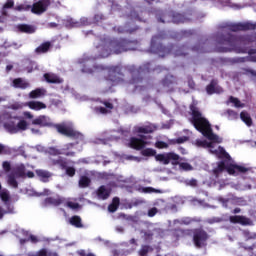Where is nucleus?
I'll use <instances>...</instances> for the list:
<instances>
[{
    "instance_id": "f257e3e1",
    "label": "nucleus",
    "mask_w": 256,
    "mask_h": 256,
    "mask_svg": "<svg viewBox=\"0 0 256 256\" xmlns=\"http://www.w3.org/2000/svg\"><path fill=\"white\" fill-rule=\"evenodd\" d=\"M195 105L197 104L193 103L190 106L192 112V123L195 129L200 131V133H202V135H204V137L207 139L196 140L195 145L197 147H204L205 149H209L210 153L226 159L222 163L218 164V167L214 169V173H219V171H223L224 169H226L229 175L247 173V168L235 164V162L231 160L229 154L225 152V149L219 146V143H221L223 140L213 133L211 124H209V121H207V119H205V117L200 114L199 109Z\"/></svg>"
},
{
    "instance_id": "f03ea898",
    "label": "nucleus",
    "mask_w": 256,
    "mask_h": 256,
    "mask_svg": "<svg viewBox=\"0 0 256 256\" xmlns=\"http://www.w3.org/2000/svg\"><path fill=\"white\" fill-rule=\"evenodd\" d=\"M23 118L13 117L8 111L0 116V123L8 133H19V131H27L29 123L25 119H33L31 112H24Z\"/></svg>"
},
{
    "instance_id": "7ed1b4c3",
    "label": "nucleus",
    "mask_w": 256,
    "mask_h": 256,
    "mask_svg": "<svg viewBox=\"0 0 256 256\" xmlns=\"http://www.w3.org/2000/svg\"><path fill=\"white\" fill-rule=\"evenodd\" d=\"M27 175L30 179H33L35 177V174L31 171L25 172V166L20 165L17 167L15 174H10L8 176L7 182L10 187H17V180H15V177H25Z\"/></svg>"
},
{
    "instance_id": "20e7f679",
    "label": "nucleus",
    "mask_w": 256,
    "mask_h": 256,
    "mask_svg": "<svg viewBox=\"0 0 256 256\" xmlns=\"http://www.w3.org/2000/svg\"><path fill=\"white\" fill-rule=\"evenodd\" d=\"M56 129L58 133H61L62 135H66L67 137H77V139H83V135L75 131V129L71 124L64 123V124L56 125Z\"/></svg>"
},
{
    "instance_id": "39448f33",
    "label": "nucleus",
    "mask_w": 256,
    "mask_h": 256,
    "mask_svg": "<svg viewBox=\"0 0 256 256\" xmlns=\"http://www.w3.org/2000/svg\"><path fill=\"white\" fill-rule=\"evenodd\" d=\"M156 161H159L163 165H169L171 161L173 165L179 163V155L175 153L158 154L155 156Z\"/></svg>"
},
{
    "instance_id": "423d86ee",
    "label": "nucleus",
    "mask_w": 256,
    "mask_h": 256,
    "mask_svg": "<svg viewBox=\"0 0 256 256\" xmlns=\"http://www.w3.org/2000/svg\"><path fill=\"white\" fill-rule=\"evenodd\" d=\"M49 5H51L49 0H40L33 4L32 13H35V15H41V13H45V11H47V7H49Z\"/></svg>"
},
{
    "instance_id": "0eeeda50",
    "label": "nucleus",
    "mask_w": 256,
    "mask_h": 256,
    "mask_svg": "<svg viewBox=\"0 0 256 256\" xmlns=\"http://www.w3.org/2000/svg\"><path fill=\"white\" fill-rule=\"evenodd\" d=\"M140 137H142V139L131 138L130 147H132V149H143L145 145L149 144V142L145 141V138L143 137V135H140Z\"/></svg>"
},
{
    "instance_id": "6e6552de",
    "label": "nucleus",
    "mask_w": 256,
    "mask_h": 256,
    "mask_svg": "<svg viewBox=\"0 0 256 256\" xmlns=\"http://www.w3.org/2000/svg\"><path fill=\"white\" fill-rule=\"evenodd\" d=\"M32 125H39L40 127L51 126V119L47 116H38L32 121Z\"/></svg>"
},
{
    "instance_id": "1a4fd4ad",
    "label": "nucleus",
    "mask_w": 256,
    "mask_h": 256,
    "mask_svg": "<svg viewBox=\"0 0 256 256\" xmlns=\"http://www.w3.org/2000/svg\"><path fill=\"white\" fill-rule=\"evenodd\" d=\"M205 241H207V234L201 230L197 231L194 235V243L196 247H201Z\"/></svg>"
},
{
    "instance_id": "9d476101",
    "label": "nucleus",
    "mask_w": 256,
    "mask_h": 256,
    "mask_svg": "<svg viewBox=\"0 0 256 256\" xmlns=\"http://www.w3.org/2000/svg\"><path fill=\"white\" fill-rule=\"evenodd\" d=\"M24 105H26L27 107H29V109H32L33 111H41V109H47V105L40 101H30Z\"/></svg>"
},
{
    "instance_id": "9b49d317",
    "label": "nucleus",
    "mask_w": 256,
    "mask_h": 256,
    "mask_svg": "<svg viewBox=\"0 0 256 256\" xmlns=\"http://www.w3.org/2000/svg\"><path fill=\"white\" fill-rule=\"evenodd\" d=\"M206 91L208 95H213V93H221L223 89L217 85V82H212L207 86Z\"/></svg>"
},
{
    "instance_id": "f8f14e48",
    "label": "nucleus",
    "mask_w": 256,
    "mask_h": 256,
    "mask_svg": "<svg viewBox=\"0 0 256 256\" xmlns=\"http://www.w3.org/2000/svg\"><path fill=\"white\" fill-rule=\"evenodd\" d=\"M44 78L46 79L47 83H63V79L59 78V76L55 74H45Z\"/></svg>"
},
{
    "instance_id": "ddd939ff",
    "label": "nucleus",
    "mask_w": 256,
    "mask_h": 256,
    "mask_svg": "<svg viewBox=\"0 0 256 256\" xmlns=\"http://www.w3.org/2000/svg\"><path fill=\"white\" fill-rule=\"evenodd\" d=\"M111 193V190H109V188L105 187V186H101L98 189L97 195L99 199H107V197H109Z\"/></svg>"
},
{
    "instance_id": "4468645a",
    "label": "nucleus",
    "mask_w": 256,
    "mask_h": 256,
    "mask_svg": "<svg viewBox=\"0 0 256 256\" xmlns=\"http://www.w3.org/2000/svg\"><path fill=\"white\" fill-rule=\"evenodd\" d=\"M0 199L2 201V203H5L7 205V203L11 202V194L9 193V190H2L0 191Z\"/></svg>"
},
{
    "instance_id": "2eb2a0df",
    "label": "nucleus",
    "mask_w": 256,
    "mask_h": 256,
    "mask_svg": "<svg viewBox=\"0 0 256 256\" xmlns=\"http://www.w3.org/2000/svg\"><path fill=\"white\" fill-rule=\"evenodd\" d=\"M45 95V89L38 88L30 92V99H39V97H43Z\"/></svg>"
},
{
    "instance_id": "dca6fc26",
    "label": "nucleus",
    "mask_w": 256,
    "mask_h": 256,
    "mask_svg": "<svg viewBox=\"0 0 256 256\" xmlns=\"http://www.w3.org/2000/svg\"><path fill=\"white\" fill-rule=\"evenodd\" d=\"M231 223H241V225H249V219L243 216H234L230 218Z\"/></svg>"
},
{
    "instance_id": "f3484780",
    "label": "nucleus",
    "mask_w": 256,
    "mask_h": 256,
    "mask_svg": "<svg viewBox=\"0 0 256 256\" xmlns=\"http://www.w3.org/2000/svg\"><path fill=\"white\" fill-rule=\"evenodd\" d=\"M14 87H17L19 89H27L29 87V83L23 79H16L13 81Z\"/></svg>"
},
{
    "instance_id": "a211bd4d",
    "label": "nucleus",
    "mask_w": 256,
    "mask_h": 256,
    "mask_svg": "<svg viewBox=\"0 0 256 256\" xmlns=\"http://www.w3.org/2000/svg\"><path fill=\"white\" fill-rule=\"evenodd\" d=\"M240 118L248 127L253 124V120H251V116L247 112H241Z\"/></svg>"
},
{
    "instance_id": "6ab92c4d",
    "label": "nucleus",
    "mask_w": 256,
    "mask_h": 256,
    "mask_svg": "<svg viewBox=\"0 0 256 256\" xmlns=\"http://www.w3.org/2000/svg\"><path fill=\"white\" fill-rule=\"evenodd\" d=\"M155 125H149L145 127H138L136 128L137 133H153L155 131Z\"/></svg>"
},
{
    "instance_id": "aec40b11",
    "label": "nucleus",
    "mask_w": 256,
    "mask_h": 256,
    "mask_svg": "<svg viewBox=\"0 0 256 256\" xmlns=\"http://www.w3.org/2000/svg\"><path fill=\"white\" fill-rule=\"evenodd\" d=\"M228 103H231L233 105V107L236 108H241L243 109V107H245V104L242 103L241 101H239V99L235 98V97H230L228 100Z\"/></svg>"
},
{
    "instance_id": "412c9836",
    "label": "nucleus",
    "mask_w": 256,
    "mask_h": 256,
    "mask_svg": "<svg viewBox=\"0 0 256 256\" xmlns=\"http://www.w3.org/2000/svg\"><path fill=\"white\" fill-rule=\"evenodd\" d=\"M18 29H20L22 33H35V27L27 24H22L18 26Z\"/></svg>"
},
{
    "instance_id": "4be33fe9",
    "label": "nucleus",
    "mask_w": 256,
    "mask_h": 256,
    "mask_svg": "<svg viewBox=\"0 0 256 256\" xmlns=\"http://www.w3.org/2000/svg\"><path fill=\"white\" fill-rule=\"evenodd\" d=\"M103 106H100L99 113H102V115H105V113H109L110 109H113V105L108 102H104Z\"/></svg>"
},
{
    "instance_id": "5701e85b",
    "label": "nucleus",
    "mask_w": 256,
    "mask_h": 256,
    "mask_svg": "<svg viewBox=\"0 0 256 256\" xmlns=\"http://www.w3.org/2000/svg\"><path fill=\"white\" fill-rule=\"evenodd\" d=\"M36 173H37L38 177H40V179L44 182L47 181V179H49V177H51V173L44 171V170H37Z\"/></svg>"
},
{
    "instance_id": "b1692460",
    "label": "nucleus",
    "mask_w": 256,
    "mask_h": 256,
    "mask_svg": "<svg viewBox=\"0 0 256 256\" xmlns=\"http://www.w3.org/2000/svg\"><path fill=\"white\" fill-rule=\"evenodd\" d=\"M117 207H119V198H114L112 203L108 206V210L110 213H115V211H117Z\"/></svg>"
},
{
    "instance_id": "393cba45",
    "label": "nucleus",
    "mask_w": 256,
    "mask_h": 256,
    "mask_svg": "<svg viewBox=\"0 0 256 256\" xmlns=\"http://www.w3.org/2000/svg\"><path fill=\"white\" fill-rule=\"evenodd\" d=\"M49 47H51V44L49 42H46L36 48V53H47V51H49Z\"/></svg>"
},
{
    "instance_id": "a878e982",
    "label": "nucleus",
    "mask_w": 256,
    "mask_h": 256,
    "mask_svg": "<svg viewBox=\"0 0 256 256\" xmlns=\"http://www.w3.org/2000/svg\"><path fill=\"white\" fill-rule=\"evenodd\" d=\"M70 223L74 226V227H83V224H81V217L79 216H74L70 219Z\"/></svg>"
},
{
    "instance_id": "bb28decb",
    "label": "nucleus",
    "mask_w": 256,
    "mask_h": 256,
    "mask_svg": "<svg viewBox=\"0 0 256 256\" xmlns=\"http://www.w3.org/2000/svg\"><path fill=\"white\" fill-rule=\"evenodd\" d=\"M156 153L157 152L151 148H147L142 151V155H144V157H153L156 155Z\"/></svg>"
},
{
    "instance_id": "cd10ccee",
    "label": "nucleus",
    "mask_w": 256,
    "mask_h": 256,
    "mask_svg": "<svg viewBox=\"0 0 256 256\" xmlns=\"http://www.w3.org/2000/svg\"><path fill=\"white\" fill-rule=\"evenodd\" d=\"M89 183H91V181L87 177H81V179L79 181L80 187H88Z\"/></svg>"
},
{
    "instance_id": "c85d7f7f",
    "label": "nucleus",
    "mask_w": 256,
    "mask_h": 256,
    "mask_svg": "<svg viewBox=\"0 0 256 256\" xmlns=\"http://www.w3.org/2000/svg\"><path fill=\"white\" fill-rule=\"evenodd\" d=\"M227 115H228V119H230V121H234L235 119H237L239 117L237 115V112H235L233 110H228Z\"/></svg>"
},
{
    "instance_id": "c756f323",
    "label": "nucleus",
    "mask_w": 256,
    "mask_h": 256,
    "mask_svg": "<svg viewBox=\"0 0 256 256\" xmlns=\"http://www.w3.org/2000/svg\"><path fill=\"white\" fill-rule=\"evenodd\" d=\"M13 7V0H8L7 3L3 7V15H7V9H11Z\"/></svg>"
},
{
    "instance_id": "7c9ffc66",
    "label": "nucleus",
    "mask_w": 256,
    "mask_h": 256,
    "mask_svg": "<svg viewBox=\"0 0 256 256\" xmlns=\"http://www.w3.org/2000/svg\"><path fill=\"white\" fill-rule=\"evenodd\" d=\"M155 146L157 147V149H167V147H169V144L163 141H158L156 142Z\"/></svg>"
},
{
    "instance_id": "2f4dec72",
    "label": "nucleus",
    "mask_w": 256,
    "mask_h": 256,
    "mask_svg": "<svg viewBox=\"0 0 256 256\" xmlns=\"http://www.w3.org/2000/svg\"><path fill=\"white\" fill-rule=\"evenodd\" d=\"M67 207H69L72 210H77L79 209L81 206H79L77 203L75 202H67Z\"/></svg>"
},
{
    "instance_id": "473e14b6",
    "label": "nucleus",
    "mask_w": 256,
    "mask_h": 256,
    "mask_svg": "<svg viewBox=\"0 0 256 256\" xmlns=\"http://www.w3.org/2000/svg\"><path fill=\"white\" fill-rule=\"evenodd\" d=\"M180 169H183V171H191L193 167H191L188 163H180Z\"/></svg>"
},
{
    "instance_id": "72a5a7b5",
    "label": "nucleus",
    "mask_w": 256,
    "mask_h": 256,
    "mask_svg": "<svg viewBox=\"0 0 256 256\" xmlns=\"http://www.w3.org/2000/svg\"><path fill=\"white\" fill-rule=\"evenodd\" d=\"M149 251V247L148 246H144L142 247V249L140 250L139 254L141 256L147 255V252Z\"/></svg>"
},
{
    "instance_id": "f704fd0d",
    "label": "nucleus",
    "mask_w": 256,
    "mask_h": 256,
    "mask_svg": "<svg viewBox=\"0 0 256 256\" xmlns=\"http://www.w3.org/2000/svg\"><path fill=\"white\" fill-rule=\"evenodd\" d=\"M66 173L67 175H69L70 177H73V175H75V168H67L66 169Z\"/></svg>"
},
{
    "instance_id": "c9c22d12",
    "label": "nucleus",
    "mask_w": 256,
    "mask_h": 256,
    "mask_svg": "<svg viewBox=\"0 0 256 256\" xmlns=\"http://www.w3.org/2000/svg\"><path fill=\"white\" fill-rule=\"evenodd\" d=\"M156 214H157V208H152L148 212L149 217H155Z\"/></svg>"
},
{
    "instance_id": "e433bc0d",
    "label": "nucleus",
    "mask_w": 256,
    "mask_h": 256,
    "mask_svg": "<svg viewBox=\"0 0 256 256\" xmlns=\"http://www.w3.org/2000/svg\"><path fill=\"white\" fill-rule=\"evenodd\" d=\"M4 171H9L11 169V164L9 162H3Z\"/></svg>"
},
{
    "instance_id": "4c0bfd02",
    "label": "nucleus",
    "mask_w": 256,
    "mask_h": 256,
    "mask_svg": "<svg viewBox=\"0 0 256 256\" xmlns=\"http://www.w3.org/2000/svg\"><path fill=\"white\" fill-rule=\"evenodd\" d=\"M23 104H21V103H16V104H13L12 105V109H15V110H17V109H23Z\"/></svg>"
},
{
    "instance_id": "58836bf2",
    "label": "nucleus",
    "mask_w": 256,
    "mask_h": 256,
    "mask_svg": "<svg viewBox=\"0 0 256 256\" xmlns=\"http://www.w3.org/2000/svg\"><path fill=\"white\" fill-rule=\"evenodd\" d=\"M24 241H32V243H35V241H37V238L35 236H28L24 239Z\"/></svg>"
},
{
    "instance_id": "ea45409f",
    "label": "nucleus",
    "mask_w": 256,
    "mask_h": 256,
    "mask_svg": "<svg viewBox=\"0 0 256 256\" xmlns=\"http://www.w3.org/2000/svg\"><path fill=\"white\" fill-rule=\"evenodd\" d=\"M143 191H144V193H155L156 192V190L153 188H144Z\"/></svg>"
},
{
    "instance_id": "a19ab883",
    "label": "nucleus",
    "mask_w": 256,
    "mask_h": 256,
    "mask_svg": "<svg viewBox=\"0 0 256 256\" xmlns=\"http://www.w3.org/2000/svg\"><path fill=\"white\" fill-rule=\"evenodd\" d=\"M50 203H52L53 205H61V203H63V200H54L51 201V199L48 200Z\"/></svg>"
},
{
    "instance_id": "79ce46f5",
    "label": "nucleus",
    "mask_w": 256,
    "mask_h": 256,
    "mask_svg": "<svg viewBox=\"0 0 256 256\" xmlns=\"http://www.w3.org/2000/svg\"><path fill=\"white\" fill-rule=\"evenodd\" d=\"M35 256H47V251H45V250H40L38 253H36Z\"/></svg>"
},
{
    "instance_id": "37998d69",
    "label": "nucleus",
    "mask_w": 256,
    "mask_h": 256,
    "mask_svg": "<svg viewBox=\"0 0 256 256\" xmlns=\"http://www.w3.org/2000/svg\"><path fill=\"white\" fill-rule=\"evenodd\" d=\"M32 133H34V135H39L41 133V131H39V129H31Z\"/></svg>"
},
{
    "instance_id": "c03bdc74",
    "label": "nucleus",
    "mask_w": 256,
    "mask_h": 256,
    "mask_svg": "<svg viewBox=\"0 0 256 256\" xmlns=\"http://www.w3.org/2000/svg\"><path fill=\"white\" fill-rule=\"evenodd\" d=\"M185 141H187V137L178 139L177 143H185Z\"/></svg>"
},
{
    "instance_id": "a18cd8bd",
    "label": "nucleus",
    "mask_w": 256,
    "mask_h": 256,
    "mask_svg": "<svg viewBox=\"0 0 256 256\" xmlns=\"http://www.w3.org/2000/svg\"><path fill=\"white\" fill-rule=\"evenodd\" d=\"M3 215H5V212L0 208V219H3Z\"/></svg>"
},
{
    "instance_id": "49530a36",
    "label": "nucleus",
    "mask_w": 256,
    "mask_h": 256,
    "mask_svg": "<svg viewBox=\"0 0 256 256\" xmlns=\"http://www.w3.org/2000/svg\"><path fill=\"white\" fill-rule=\"evenodd\" d=\"M3 151H5V146L0 144V153H3Z\"/></svg>"
},
{
    "instance_id": "de8ad7c7",
    "label": "nucleus",
    "mask_w": 256,
    "mask_h": 256,
    "mask_svg": "<svg viewBox=\"0 0 256 256\" xmlns=\"http://www.w3.org/2000/svg\"><path fill=\"white\" fill-rule=\"evenodd\" d=\"M6 69H7V71H11V70L13 69V66H12V65H8V66L6 67Z\"/></svg>"
},
{
    "instance_id": "09e8293b",
    "label": "nucleus",
    "mask_w": 256,
    "mask_h": 256,
    "mask_svg": "<svg viewBox=\"0 0 256 256\" xmlns=\"http://www.w3.org/2000/svg\"><path fill=\"white\" fill-rule=\"evenodd\" d=\"M52 153H53L54 155H57V153H59V151H57V150H55V149H52Z\"/></svg>"
},
{
    "instance_id": "8fccbe9b",
    "label": "nucleus",
    "mask_w": 256,
    "mask_h": 256,
    "mask_svg": "<svg viewBox=\"0 0 256 256\" xmlns=\"http://www.w3.org/2000/svg\"><path fill=\"white\" fill-rule=\"evenodd\" d=\"M44 195H49V190H45Z\"/></svg>"
},
{
    "instance_id": "3c124183",
    "label": "nucleus",
    "mask_w": 256,
    "mask_h": 256,
    "mask_svg": "<svg viewBox=\"0 0 256 256\" xmlns=\"http://www.w3.org/2000/svg\"><path fill=\"white\" fill-rule=\"evenodd\" d=\"M38 150L43 151V147L42 146H38Z\"/></svg>"
},
{
    "instance_id": "603ef678",
    "label": "nucleus",
    "mask_w": 256,
    "mask_h": 256,
    "mask_svg": "<svg viewBox=\"0 0 256 256\" xmlns=\"http://www.w3.org/2000/svg\"><path fill=\"white\" fill-rule=\"evenodd\" d=\"M163 129H169V126H163Z\"/></svg>"
},
{
    "instance_id": "864d4df0",
    "label": "nucleus",
    "mask_w": 256,
    "mask_h": 256,
    "mask_svg": "<svg viewBox=\"0 0 256 256\" xmlns=\"http://www.w3.org/2000/svg\"><path fill=\"white\" fill-rule=\"evenodd\" d=\"M235 213H239V209H236V210H235Z\"/></svg>"
},
{
    "instance_id": "5fc2aeb1",
    "label": "nucleus",
    "mask_w": 256,
    "mask_h": 256,
    "mask_svg": "<svg viewBox=\"0 0 256 256\" xmlns=\"http://www.w3.org/2000/svg\"><path fill=\"white\" fill-rule=\"evenodd\" d=\"M8 213H13V210H9Z\"/></svg>"
},
{
    "instance_id": "6e6d98bb",
    "label": "nucleus",
    "mask_w": 256,
    "mask_h": 256,
    "mask_svg": "<svg viewBox=\"0 0 256 256\" xmlns=\"http://www.w3.org/2000/svg\"><path fill=\"white\" fill-rule=\"evenodd\" d=\"M84 254V252L83 251H80V255H83Z\"/></svg>"
},
{
    "instance_id": "4d7b16f0",
    "label": "nucleus",
    "mask_w": 256,
    "mask_h": 256,
    "mask_svg": "<svg viewBox=\"0 0 256 256\" xmlns=\"http://www.w3.org/2000/svg\"><path fill=\"white\" fill-rule=\"evenodd\" d=\"M87 256H95V255H93V254H88Z\"/></svg>"
},
{
    "instance_id": "13d9d810",
    "label": "nucleus",
    "mask_w": 256,
    "mask_h": 256,
    "mask_svg": "<svg viewBox=\"0 0 256 256\" xmlns=\"http://www.w3.org/2000/svg\"><path fill=\"white\" fill-rule=\"evenodd\" d=\"M0 189H1V184H0Z\"/></svg>"
}]
</instances>
